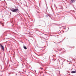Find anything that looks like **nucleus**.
Instances as JSON below:
<instances>
[{
  "mask_svg": "<svg viewBox=\"0 0 76 76\" xmlns=\"http://www.w3.org/2000/svg\"><path fill=\"white\" fill-rule=\"evenodd\" d=\"M11 10L12 12H16L18 11V9H15L14 8L13 10L11 9Z\"/></svg>",
  "mask_w": 76,
  "mask_h": 76,
  "instance_id": "obj_1",
  "label": "nucleus"
},
{
  "mask_svg": "<svg viewBox=\"0 0 76 76\" xmlns=\"http://www.w3.org/2000/svg\"><path fill=\"white\" fill-rule=\"evenodd\" d=\"M71 73H76V69L75 71H72L71 72Z\"/></svg>",
  "mask_w": 76,
  "mask_h": 76,
  "instance_id": "obj_2",
  "label": "nucleus"
},
{
  "mask_svg": "<svg viewBox=\"0 0 76 76\" xmlns=\"http://www.w3.org/2000/svg\"><path fill=\"white\" fill-rule=\"evenodd\" d=\"M0 45H1V48L2 49V50H4V47L2 45H1V44Z\"/></svg>",
  "mask_w": 76,
  "mask_h": 76,
  "instance_id": "obj_3",
  "label": "nucleus"
},
{
  "mask_svg": "<svg viewBox=\"0 0 76 76\" xmlns=\"http://www.w3.org/2000/svg\"><path fill=\"white\" fill-rule=\"evenodd\" d=\"M24 48V49H25V50H26V49H27V48H26V46H24L23 47Z\"/></svg>",
  "mask_w": 76,
  "mask_h": 76,
  "instance_id": "obj_4",
  "label": "nucleus"
},
{
  "mask_svg": "<svg viewBox=\"0 0 76 76\" xmlns=\"http://www.w3.org/2000/svg\"><path fill=\"white\" fill-rule=\"evenodd\" d=\"M71 1L72 2V3H73V1H74V0H71Z\"/></svg>",
  "mask_w": 76,
  "mask_h": 76,
  "instance_id": "obj_5",
  "label": "nucleus"
},
{
  "mask_svg": "<svg viewBox=\"0 0 76 76\" xmlns=\"http://www.w3.org/2000/svg\"><path fill=\"white\" fill-rule=\"evenodd\" d=\"M9 51V52H10V51Z\"/></svg>",
  "mask_w": 76,
  "mask_h": 76,
  "instance_id": "obj_6",
  "label": "nucleus"
},
{
  "mask_svg": "<svg viewBox=\"0 0 76 76\" xmlns=\"http://www.w3.org/2000/svg\"><path fill=\"white\" fill-rule=\"evenodd\" d=\"M41 69H42V68H41Z\"/></svg>",
  "mask_w": 76,
  "mask_h": 76,
  "instance_id": "obj_7",
  "label": "nucleus"
}]
</instances>
